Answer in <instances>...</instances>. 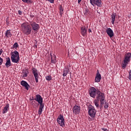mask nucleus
<instances>
[{
	"label": "nucleus",
	"instance_id": "7c9ffc66",
	"mask_svg": "<svg viewBox=\"0 0 131 131\" xmlns=\"http://www.w3.org/2000/svg\"><path fill=\"white\" fill-rule=\"evenodd\" d=\"M128 79H129L130 80H131V70L129 71L128 72Z\"/></svg>",
	"mask_w": 131,
	"mask_h": 131
},
{
	"label": "nucleus",
	"instance_id": "20e7f679",
	"mask_svg": "<svg viewBox=\"0 0 131 131\" xmlns=\"http://www.w3.org/2000/svg\"><path fill=\"white\" fill-rule=\"evenodd\" d=\"M11 61L13 63H18L20 57H19V52L17 51H14L11 54Z\"/></svg>",
	"mask_w": 131,
	"mask_h": 131
},
{
	"label": "nucleus",
	"instance_id": "393cba45",
	"mask_svg": "<svg viewBox=\"0 0 131 131\" xmlns=\"http://www.w3.org/2000/svg\"><path fill=\"white\" fill-rule=\"evenodd\" d=\"M28 73H29V72H28V71L27 70H23V77H27L28 75Z\"/></svg>",
	"mask_w": 131,
	"mask_h": 131
},
{
	"label": "nucleus",
	"instance_id": "79ce46f5",
	"mask_svg": "<svg viewBox=\"0 0 131 131\" xmlns=\"http://www.w3.org/2000/svg\"><path fill=\"white\" fill-rule=\"evenodd\" d=\"M82 0H78V4L80 3V2H81Z\"/></svg>",
	"mask_w": 131,
	"mask_h": 131
},
{
	"label": "nucleus",
	"instance_id": "ddd939ff",
	"mask_svg": "<svg viewBox=\"0 0 131 131\" xmlns=\"http://www.w3.org/2000/svg\"><path fill=\"white\" fill-rule=\"evenodd\" d=\"M101 81V74L99 72V70H97L96 76L95 79V82H100Z\"/></svg>",
	"mask_w": 131,
	"mask_h": 131
},
{
	"label": "nucleus",
	"instance_id": "2eb2a0df",
	"mask_svg": "<svg viewBox=\"0 0 131 131\" xmlns=\"http://www.w3.org/2000/svg\"><path fill=\"white\" fill-rule=\"evenodd\" d=\"M35 101H36V102H38V103L39 104L40 103H42V97H41V96L40 95L37 94L36 95V97L34 98Z\"/></svg>",
	"mask_w": 131,
	"mask_h": 131
},
{
	"label": "nucleus",
	"instance_id": "58836bf2",
	"mask_svg": "<svg viewBox=\"0 0 131 131\" xmlns=\"http://www.w3.org/2000/svg\"><path fill=\"white\" fill-rule=\"evenodd\" d=\"M18 13L19 15H22V11L21 10H18Z\"/></svg>",
	"mask_w": 131,
	"mask_h": 131
},
{
	"label": "nucleus",
	"instance_id": "4c0bfd02",
	"mask_svg": "<svg viewBox=\"0 0 131 131\" xmlns=\"http://www.w3.org/2000/svg\"><path fill=\"white\" fill-rule=\"evenodd\" d=\"M54 0H48V2H50L51 4H54Z\"/></svg>",
	"mask_w": 131,
	"mask_h": 131
},
{
	"label": "nucleus",
	"instance_id": "dca6fc26",
	"mask_svg": "<svg viewBox=\"0 0 131 131\" xmlns=\"http://www.w3.org/2000/svg\"><path fill=\"white\" fill-rule=\"evenodd\" d=\"M20 84L23 86L25 87L26 90H27V91H28V90H29V88H30V86H29V84H28V83H27V82L24 80H22L20 82Z\"/></svg>",
	"mask_w": 131,
	"mask_h": 131
},
{
	"label": "nucleus",
	"instance_id": "f257e3e1",
	"mask_svg": "<svg viewBox=\"0 0 131 131\" xmlns=\"http://www.w3.org/2000/svg\"><path fill=\"white\" fill-rule=\"evenodd\" d=\"M21 30L24 34L26 35H29L32 31V29L31 26L28 23H24L21 25Z\"/></svg>",
	"mask_w": 131,
	"mask_h": 131
},
{
	"label": "nucleus",
	"instance_id": "c756f323",
	"mask_svg": "<svg viewBox=\"0 0 131 131\" xmlns=\"http://www.w3.org/2000/svg\"><path fill=\"white\" fill-rule=\"evenodd\" d=\"M18 47H19V45H18V43L15 42L14 45H13V48L17 49V48H18Z\"/></svg>",
	"mask_w": 131,
	"mask_h": 131
},
{
	"label": "nucleus",
	"instance_id": "7ed1b4c3",
	"mask_svg": "<svg viewBox=\"0 0 131 131\" xmlns=\"http://www.w3.org/2000/svg\"><path fill=\"white\" fill-rule=\"evenodd\" d=\"M96 100L100 102L101 105H104V101H105V94L100 90L97 91Z\"/></svg>",
	"mask_w": 131,
	"mask_h": 131
},
{
	"label": "nucleus",
	"instance_id": "f704fd0d",
	"mask_svg": "<svg viewBox=\"0 0 131 131\" xmlns=\"http://www.w3.org/2000/svg\"><path fill=\"white\" fill-rule=\"evenodd\" d=\"M34 48H36V49L37 48V41H36V43L34 45Z\"/></svg>",
	"mask_w": 131,
	"mask_h": 131
},
{
	"label": "nucleus",
	"instance_id": "412c9836",
	"mask_svg": "<svg viewBox=\"0 0 131 131\" xmlns=\"http://www.w3.org/2000/svg\"><path fill=\"white\" fill-rule=\"evenodd\" d=\"M68 72H69V68H65L63 70V74L62 76L65 77V76H67V74H68Z\"/></svg>",
	"mask_w": 131,
	"mask_h": 131
},
{
	"label": "nucleus",
	"instance_id": "2f4dec72",
	"mask_svg": "<svg viewBox=\"0 0 131 131\" xmlns=\"http://www.w3.org/2000/svg\"><path fill=\"white\" fill-rule=\"evenodd\" d=\"M109 107V103L108 102H105V105H104V108L105 109H107Z\"/></svg>",
	"mask_w": 131,
	"mask_h": 131
},
{
	"label": "nucleus",
	"instance_id": "6ab92c4d",
	"mask_svg": "<svg viewBox=\"0 0 131 131\" xmlns=\"http://www.w3.org/2000/svg\"><path fill=\"white\" fill-rule=\"evenodd\" d=\"M11 65H12V64L11 63V59L10 58V57H7L5 66L7 68H9V67H10Z\"/></svg>",
	"mask_w": 131,
	"mask_h": 131
},
{
	"label": "nucleus",
	"instance_id": "9b49d317",
	"mask_svg": "<svg viewBox=\"0 0 131 131\" xmlns=\"http://www.w3.org/2000/svg\"><path fill=\"white\" fill-rule=\"evenodd\" d=\"M73 112L74 114H79L80 113V106L75 105L73 107Z\"/></svg>",
	"mask_w": 131,
	"mask_h": 131
},
{
	"label": "nucleus",
	"instance_id": "6e6552de",
	"mask_svg": "<svg viewBox=\"0 0 131 131\" xmlns=\"http://www.w3.org/2000/svg\"><path fill=\"white\" fill-rule=\"evenodd\" d=\"M32 73L35 77V82L36 83L38 82V78H39V76H38V71L35 68H33L32 69Z\"/></svg>",
	"mask_w": 131,
	"mask_h": 131
},
{
	"label": "nucleus",
	"instance_id": "1a4fd4ad",
	"mask_svg": "<svg viewBox=\"0 0 131 131\" xmlns=\"http://www.w3.org/2000/svg\"><path fill=\"white\" fill-rule=\"evenodd\" d=\"M57 121L60 126H63L65 124V120H64V116L62 115H60L57 119Z\"/></svg>",
	"mask_w": 131,
	"mask_h": 131
},
{
	"label": "nucleus",
	"instance_id": "e433bc0d",
	"mask_svg": "<svg viewBox=\"0 0 131 131\" xmlns=\"http://www.w3.org/2000/svg\"><path fill=\"white\" fill-rule=\"evenodd\" d=\"M102 130H104V131H109L108 129H107V128H101Z\"/></svg>",
	"mask_w": 131,
	"mask_h": 131
},
{
	"label": "nucleus",
	"instance_id": "72a5a7b5",
	"mask_svg": "<svg viewBox=\"0 0 131 131\" xmlns=\"http://www.w3.org/2000/svg\"><path fill=\"white\" fill-rule=\"evenodd\" d=\"M7 25H9L10 24V21H9V19L7 18L6 19Z\"/></svg>",
	"mask_w": 131,
	"mask_h": 131
},
{
	"label": "nucleus",
	"instance_id": "c85d7f7f",
	"mask_svg": "<svg viewBox=\"0 0 131 131\" xmlns=\"http://www.w3.org/2000/svg\"><path fill=\"white\" fill-rule=\"evenodd\" d=\"M42 112V109H41V108H39L38 111V115H41Z\"/></svg>",
	"mask_w": 131,
	"mask_h": 131
},
{
	"label": "nucleus",
	"instance_id": "f3484780",
	"mask_svg": "<svg viewBox=\"0 0 131 131\" xmlns=\"http://www.w3.org/2000/svg\"><path fill=\"white\" fill-rule=\"evenodd\" d=\"M94 103L96 107L97 108V109H100V110H102V108H103V104H101L100 103V105H99V100H95L94 101Z\"/></svg>",
	"mask_w": 131,
	"mask_h": 131
},
{
	"label": "nucleus",
	"instance_id": "f03ea898",
	"mask_svg": "<svg viewBox=\"0 0 131 131\" xmlns=\"http://www.w3.org/2000/svg\"><path fill=\"white\" fill-rule=\"evenodd\" d=\"M130 57L131 54L130 53H127L125 54V57L124 58L122 64V69H125L126 68V66H127V64L129 63L130 61Z\"/></svg>",
	"mask_w": 131,
	"mask_h": 131
},
{
	"label": "nucleus",
	"instance_id": "39448f33",
	"mask_svg": "<svg viewBox=\"0 0 131 131\" xmlns=\"http://www.w3.org/2000/svg\"><path fill=\"white\" fill-rule=\"evenodd\" d=\"M88 114L91 117V118H95L96 117V109L93 105H89L88 106Z\"/></svg>",
	"mask_w": 131,
	"mask_h": 131
},
{
	"label": "nucleus",
	"instance_id": "423d86ee",
	"mask_svg": "<svg viewBox=\"0 0 131 131\" xmlns=\"http://www.w3.org/2000/svg\"><path fill=\"white\" fill-rule=\"evenodd\" d=\"M30 26H31L32 30L34 32H37L39 29V25L36 23L35 21H29Z\"/></svg>",
	"mask_w": 131,
	"mask_h": 131
},
{
	"label": "nucleus",
	"instance_id": "ea45409f",
	"mask_svg": "<svg viewBox=\"0 0 131 131\" xmlns=\"http://www.w3.org/2000/svg\"><path fill=\"white\" fill-rule=\"evenodd\" d=\"M88 31H89V33L92 32V30L91 29H89Z\"/></svg>",
	"mask_w": 131,
	"mask_h": 131
},
{
	"label": "nucleus",
	"instance_id": "aec40b11",
	"mask_svg": "<svg viewBox=\"0 0 131 131\" xmlns=\"http://www.w3.org/2000/svg\"><path fill=\"white\" fill-rule=\"evenodd\" d=\"M81 33L82 36H85V35H86V28H85L84 26H83L81 28Z\"/></svg>",
	"mask_w": 131,
	"mask_h": 131
},
{
	"label": "nucleus",
	"instance_id": "4be33fe9",
	"mask_svg": "<svg viewBox=\"0 0 131 131\" xmlns=\"http://www.w3.org/2000/svg\"><path fill=\"white\" fill-rule=\"evenodd\" d=\"M112 18V24H114V22H115V18H116V13H113L111 15Z\"/></svg>",
	"mask_w": 131,
	"mask_h": 131
},
{
	"label": "nucleus",
	"instance_id": "c9c22d12",
	"mask_svg": "<svg viewBox=\"0 0 131 131\" xmlns=\"http://www.w3.org/2000/svg\"><path fill=\"white\" fill-rule=\"evenodd\" d=\"M89 13V10L85 9V12H84V15H86Z\"/></svg>",
	"mask_w": 131,
	"mask_h": 131
},
{
	"label": "nucleus",
	"instance_id": "bb28decb",
	"mask_svg": "<svg viewBox=\"0 0 131 131\" xmlns=\"http://www.w3.org/2000/svg\"><path fill=\"white\" fill-rule=\"evenodd\" d=\"M39 104H40L39 108L42 110L43 109V107H45V104L42 103V102H41Z\"/></svg>",
	"mask_w": 131,
	"mask_h": 131
},
{
	"label": "nucleus",
	"instance_id": "f8f14e48",
	"mask_svg": "<svg viewBox=\"0 0 131 131\" xmlns=\"http://www.w3.org/2000/svg\"><path fill=\"white\" fill-rule=\"evenodd\" d=\"M106 32L107 34V35H108L110 37V38H111L112 37H113V36H114V33L113 32V30H112V29H111V28H108L106 30Z\"/></svg>",
	"mask_w": 131,
	"mask_h": 131
},
{
	"label": "nucleus",
	"instance_id": "4468645a",
	"mask_svg": "<svg viewBox=\"0 0 131 131\" xmlns=\"http://www.w3.org/2000/svg\"><path fill=\"white\" fill-rule=\"evenodd\" d=\"M50 57L51 58V63L52 64H56V63H57V58L56 57V55L50 53Z\"/></svg>",
	"mask_w": 131,
	"mask_h": 131
},
{
	"label": "nucleus",
	"instance_id": "37998d69",
	"mask_svg": "<svg viewBox=\"0 0 131 131\" xmlns=\"http://www.w3.org/2000/svg\"><path fill=\"white\" fill-rule=\"evenodd\" d=\"M30 17H31V18H33V17H34V16H33V15H30Z\"/></svg>",
	"mask_w": 131,
	"mask_h": 131
},
{
	"label": "nucleus",
	"instance_id": "cd10ccee",
	"mask_svg": "<svg viewBox=\"0 0 131 131\" xmlns=\"http://www.w3.org/2000/svg\"><path fill=\"white\" fill-rule=\"evenodd\" d=\"M24 3H26L27 4H30L31 3V0H21Z\"/></svg>",
	"mask_w": 131,
	"mask_h": 131
},
{
	"label": "nucleus",
	"instance_id": "473e14b6",
	"mask_svg": "<svg viewBox=\"0 0 131 131\" xmlns=\"http://www.w3.org/2000/svg\"><path fill=\"white\" fill-rule=\"evenodd\" d=\"M4 62V59L2 58V57H0V66H2V64H3V62Z\"/></svg>",
	"mask_w": 131,
	"mask_h": 131
},
{
	"label": "nucleus",
	"instance_id": "9d476101",
	"mask_svg": "<svg viewBox=\"0 0 131 131\" xmlns=\"http://www.w3.org/2000/svg\"><path fill=\"white\" fill-rule=\"evenodd\" d=\"M90 4L94 7H95V5L97 6V7H101L102 6V0H90Z\"/></svg>",
	"mask_w": 131,
	"mask_h": 131
},
{
	"label": "nucleus",
	"instance_id": "b1692460",
	"mask_svg": "<svg viewBox=\"0 0 131 131\" xmlns=\"http://www.w3.org/2000/svg\"><path fill=\"white\" fill-rule=\"evenodd\" d=\"M5 36L6 37H11V36H12V33H11L10 30H8L6 32Z\"/></svg>",
	"mask_w": 131,
	"mask_h": 131
},
{
	"label": "nucleus",
	"instance_id": "a211bd4d",
	"mask_svg": "<svg viewBox=\"0 0 131 131\" xmlns=\"http://www.w3.org/2000/svg\"><path fill=\"white\" fill-rule=\"evenodd\" d=\"M9 107H10V105L8 103L6 105V106L3 109V111H2L3 114H5V113H7V112L9 111Z\"/></svg>",
	"mask_w": 131,
	"mask_h": 131
},
{
	"label": "nucleus",
	"instance_id": "a19ab883",
	"mask_svg": "<svg viewBox=\"0 0 131 131\" xmlns=\"http://www.w3.org/2000/svg\"><path fill=\"white\" fill-rule=\"evenodd\" d=\"M2 53H3V50L1 49L0 50V56L2 55Z\"/></svg>",
	"mask_w": 131,
	"mask_h": 131
},
{
	"label": "nucleus",
	"instance_id": "0eeeda50",
	"mask_svg": "<svg viewBox=\"0 0 131 131\" xmlns=\"http://www.w3.org/2000/svg\"><path fill=\"white\" fill-rule=\"evenodd\" d=\"M97 92H98V91H97V89H96L95 87H91L89 89V95L92 98H95L97 96Z\"/></svg>",
	"mask_w": 131,
	"mask_h": 131
},
{
	"label": "nucleus",
	"instance_id": "a878e982",
	"mask_svg": "<svg viewBox=\"0 0 131 131\" xmlns=\"http://www.w3.org/2000/svg\"><path fill=\"white\" fill-rule=\"evenodd\" d=\"M46 80H48L49 81H50V80H52V76H47L46 77Z\"/></svg>",
	"mask_w": 131,
	"mask_h": 131
},
{
	"label": "nucleus",
	"instance_id": "5701e85b",
	"mask_svg": "<svg viewBox=\"0 0 131 131\" xmlns=\"http://www.w3.org/2000/svg\"><path fill=\"white\" fill-rule=\"evenodd\" d=\"M64 11V9H63V6L62 5L59 6V15L60 16H62L63 15V12Z\"/></svg>",
	"mask_w": 131,
	"mask_h": 131
}]
</instances>
